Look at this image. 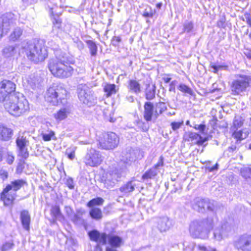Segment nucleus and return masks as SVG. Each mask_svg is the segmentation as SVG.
I'll return each mask as SVG.
<instances>
[{"mask_svg": "<svg viewBox=\"0 0 251 251\" xmlns=\"http://www.w3.org/2000/svg\"><path fill=\"white\" fill-rule=\"evenodd\" d=\"M12 135V131L10 128L0 126V140H8Z\"/></svg>", "mask_w": 251, "mask_h": 251, "instance_id": "nucleus-25", "label": "nucleus"}, {"mask_svg": "<svg viewBox=\"0 0 251 251\" xmlns=\"http://www.w3.org/2000/svg\"><path fill=\"white\" fill-rule=\"evenodd\" d=\"M134 186L135 185L132 184L131 181H129L121 186L120 188V190L124 193H129L134 190Z\"/></svg>", "mask_w": 251, "mask_h": 251, "instance_id": "nucleus-35", "label": "nucleus"}, {"mask_svg": "<svg viewBox=\"0 0 251 251\" xmlns=\"http://www.w3.org/2000/svg\"><path fill=\"white\" fill-rule=\"evenodd\" d=\"M215 202L208 199L196 198L193 205L194 209L199 212H204L206 210L213 211L215 209Z\"/></svg>", "mask_w": 251, "mask_h": 251, "instance_id": "nucleus-10", "label": "nucleus"}, {"mask_svg": "<svg viewBox=\"0 0 251 251\" xmlns=\"http://www.w3.org/2000/svg\"><path fill=\"white\" fill-rule=\"evenodd\" d=\"M104 200L102 198L98 197L97 198L93 199L90 201L87 205L89 207H92L96 205H101L103 204Z\"/></svg>", "mask_w": 251, "mask_h": 251, "instance_id": "nucleus-38", "label": "nucleus"}, {"mask_svg": "<svg viewBox=\"0 0 251 251\" xmlns=\"http://www.w3.org/2000/svg\"><path fill=\"white\" fill-rule=\"evenodd\" d=\"M19 149V155L21 156L23 158L26 159L29 156V153L27 151V149L26 147L25 148H21Z\"/></svg>", "mask_w": 251, "mask_h": 251, "instance_id": "nucleus-50", "label": "nucleus"}, {"mask_svg": "<svg viewBox=\"0 0 251 251\" xmlns=\"http://www.w3.org/2000/svg\"><path fill=\"white\" fill-rule=\"evenodd\" d=\"M183 138L186 141L198 145H202L207 141L206 138H203L199 134L191 132H185L183 135Z\"/></svg>", "mask_w": 251, "mask_h": 251, "instance_id": "nucleus-16", "label": "nucleus"}, {"mask_svg": "<svg viewBox=\"0 0 251 251\" xmlns=\"http://www.w3.org/2000/svg\"><path fill=\"white\" fill-rule=\"evenodd\" d=\"M26 182L23 179H17L12 181L3 189L0 194V199L4 205H9L15 199L16 191L20 189Z\"/></svg>", "mask_w": 251, "mask_h": 251, "instance_id": "nucleus-5", "label": "nucleus"}, {"mask_svg": "<svg viewBox=\"0 0 251 251\" xmlns=\"http://www.w3.org/2000/svg\"><path fill=\"white\" fill-rule=\"evenodd\" d=\"M127 87L129 91L132 93L138 94L141 91V85L139 81L136 80H129Z\"/></svg>", "mask_w": 251, "mask_h": 251, "instance_id": "nucleus-23", "label": "nucleus"}, {"mask_svg": "<svg viewBox=\"0 0 251 251\" xmlns=\"http://www.w3.org/2000/svg\"><path fill=\"white\" fill-rule=\"evenodd\" d=\"M139 154V151L137 149H134L131 147H128L124 152V156L123 160L125 162H132L135 161Z\"/></svg>", "mask_w": 251, "mask_h": 251, "instance_id": "nucleus-18", "label": "nucleus"}, {"mask_svg": "<svg viewBox=\"0 0 251 251\" xmlns=\"http://www.w3.org/2000/svg\"><path fill=\"white\" fill-rule=\"evenodd\" d=\"M21 219L23 227L27 230H29L30 218L27 211L23 210L21 212Z\"/></svg>", "mask_w": 251, "mask_h": 251, "instance_id": "nucleus-26", "label": "nucleus"}, {"mask_svg": "<svg viewBox=\"0 0 251 251\" xmlns=\"http://www.w3.org/2000/svg\"><path fill=\"white\" fill-rule=\"evenodd\" d=\"M14 160V157L10 154H7V157L6 158V161L9 164H11L13 162Z\"/></svg>", "mask_w": 251, "mask_h": 251, "instance_id": "nucleus-59", "label": "nucleus"}, {"mask_svg": "<svg viewBox=\"0 0 251 251\" xmlns=\"http://www.w3.org/2000/svg\"><path fill=\"white\" fill-rule=\"evenodd\" d=\"M171 225V221L167 217L161 218L158 221L157 227L161 232H165L169 230Z\"/></svg>", "mask_w": 251, "mask_h": 251, "instance_id": "nucleus-21", "label": "nucleus"}, {"mask_svg": "<svg viewBox=\"0 0 251 251\" xmlns=\"http://www.w3.org/2000/svg\"><path fill=\"white\" fill-rule=\"evenodd\" d=\"M65 210L68 216L71 219L74 214V212L72 208L70 206H66L65 207Z\"/></svg>", "mask_w": 251, "mask_h": 251, "instance_id": "nucleus-54", "label": "nucleus"}, {"mask_svg": "<svg viewBox=\"0 0 251 251\" xmlns=\"http://www.w3.org/2000/svg\"><path fill=\"white\" fill-rule=\"evenodd\" d=\"M184 251H193L195 244L194 242H185L183 243Z\"/></svg>", "mask_w": 251, "mask_h": 251, "instance_id": "nucleus-46", "label": "nucleus"}, {"mask_svg": "<svg viewBox=\"0 0 251 251\" xmlns=\"http://www.w3.org/2000/svg\"><path fill=\"white\" fill-rule=\"evenodd\" d=\"M107 241L110 246L106 248V251H118L117 249L120 248L125 243L122 237L112 234H107Z\"/></svg>", "mask_w": 251, "mask_h": 251, "instance_id": "nucleus-15", "label": "nucleus"}, {"mask_svg": "<svg viewBox=\"0 0 251 251\" xmlns=\"http://www.w3.org/2000/svg\"><path fill=\"white\" fill-rule=\"evenodd\" d=\"M90 239L92 241L105 245L107 243V234L105 233H100L97 230H93L88 233Z\"/></svg>", "mask_w": 251, "mask_h": 251, "instance_id": "nucleus-17", "label": "nucleus"}, {"mask_svg": "<svg viewBox=\"0 0 251 251\" xmlns=\"http://www.w3.org/2000/svg\"><path fill=\"white\" fill-rule=\"evenodd\" d=\"M143 15L145 17H152L153 13L151 8H149V10L146 9L143 12Z\"/></svg>", "mask_w": 251, "mask_h": 251, "instance_id": "nucleus-56", "label": "nucleus"}, {"mask_svg": "<svg viewBox=\"0 0 251 251\" xmlns=\"http://www.w3.org/2000/svg\"><path fill=\"white\" fill-rule=\"evenodd\" d=\"M0 175L3 180L6 179L8 177V173L4 170L0 171Z\"/></svg>", "mask_w": 251, "mask_h": 251, "instance_id": "nucleus-61", "label": "nucleus"}, {"mask_svg": "<svg viewBox=\"0 0 251 251\" xmlns=\"http://www.w3.org/2000/svg\"><path fill=\"white\" fill-rule=\"evenodd\" d=\"M243 125L241 118L240 117L235 118L233 121V125L235 127L238 128L241 127Z\"/></svg>", "mask_w": 251, "mask_h": 251, "instance_id": "nucleus-52", "label": "nucleus"}, {"mask_svg": "<svg viewBox=\"0 0 251 251\" xmlns=\"http://www.w3.org/2000/svg\"><path fill=\"white\" fill-rule=\"evenodd\" d=\"M249 130L247 129L236 130L233 134L234 138L238 140H243L246 138L249 135Z\"/></svg>", "mask_w": 251, "mask_h": 251, "instance_id": "nucleus-29", "label": "nucleus"}, {"mask_svg": "<svg viewBox=\"0 0 251 251\" xmlns=\"http://www.w3.org/2000/svg\"><path fill=\"white\" fill-rule=\"evenodd\" d=\"M104 92L106 97H109L116 93L117 89L115 84H106L104 86Z\"/></svg>", "mask_w": 251, "mask_h": 251, "instance_id": "nucleus-28", "label": "nucleus"}, {"mask_svg": "<svg viewBox=\"0 0 251 251\" xmlns=\"http://www.w3.org/2000/svg\"><path fill=\"white\" fill-rule=\"evenodd\" d=\"M183 121L181 122H173L171 123V125L173 130L176 131L180 127L183 125Z\"/></svg>", "mask_w": 251, "mask_h": 251, "instance_id": "nucleus-53", "label": "nucleus"}, {"mask_svg": "<svg viewBox=\"0 0 251 251\" xmlns=\"http://www.w3.org/2000/svg\"><path fill=\"white\" fill-rule=\"evenodd\" d=\"M178 89L181 92L187 93L189 95H192L193 94V92L192 90L188 86L184 84H180Z\"/></svg>", "mask_w": 251, "mask_h": 251, "instance_id": "nucleus-42", "label": "nucleus"}, {"mask_svg": "<svg viewBox=\"0 0 251 251\" xmlns=\"http://www.w3.org/2000/svg\"><path fill=\"white\" fill-rule=\"evenodd\" d=\"M244 54L248 59H251V50L246 49L244 51Z\"/></svg>", "mask_w": 251, "mask_h": 251, "instance_id": "nucleus-63", "label": "nucleus"}, {"mask_svg": "<svg viewBox=\"0 0 251 251\" xmlns=\"http://www.w3.org/2000/svg\"><path fill=\"white\" fill-rule=\"evenodd\" d=\"M54 132L53 131H50V133L46 134H42L43 139L45 141H49L51 140V137L54 135Z\"/></svg>", "mask_w": 251, "mask_h": 251, "instance_id": "nucleus-51", "label": "nucleus"}, {"mask_svg": "<svg viewBox=\"0 0 251 251\" xmlns=\"http://www.w3.org/2000/svg\"><path fill=\"white\" fill-rule=\"evenodd\" d=\"M69 113V110L67 108H63L54 114V118L58 121H61L67 117Z\"/></svg>", "mask_w": 251, "mask_h": 251, "instance_id": "nucleus-31", "label": "nucleus"}, {"mask_svg": "<svg viewBox=\"0 0 251 251\" xmlns=\"http://www.w3.org/2000/svg\"><path fill=\"white\" fill-rule=\"evenodd\" d=\"M55 89L54 87H50L48 90L46 100L53 105H58L59 101L57 99V94H56Z\"/></svg>", "mask_w": 251, "mask_h": 251, "instance_id": "nucleus-19", "label": "nucleus"}, {"mask_svg": "<svg viewBox=\"0 0 251 251\" xmlns=\"http://www.w3.org/2000/svg\"><path fill=\"white\" fill-rule=\"evenodd\" d=\"M56 94H57V99L59 100L65 99L66 97L67 91L61 86H57L55 88Z\"/></svg>", "mask_w": 251, "mask_h": 251, "instance_id": "nucleus-34", "label": "nucleus"}, {"mask_svg": "<svg viewBox=\"0 0 251 251\" xmlns=\"http://www.w3.org/2000/svg\"><path fill=\"white\" fill-rule=\"evenodd\" d=\"M66 184L70 189H73L74 188V181L72 178H68L66 179Z\"/></svg>", "mask_w": 251, "mask_h": 251, "instance_id": "nucleus-58", "label": "nucleus"}, {"mask_svg": "<svg viewBox=\"0 0 251 251\" xmlns=\"http://www.w3.org/2000/svg\"><path fill=\"white\" fill-rule=\"evenodd\" d=\"M210 67L213 69V72L214 73H217L219 70L224 69L226 70L227 68V66L223 65H216L213 63H211Z\"/></svg>", "mask_w": 251, "mask_h": 251, "instance_id": "nucleus-48", "label": "nucleus"}, {"mask_svg": "<svg viewBox=\"0 0 251 251\" xmlns=\"http://www.w3.org/2000/svg\"><path fill=\"white\" fill-rule=\"evenodd\" d=\"M198 248L201 251H209L210 247L208 248L202 245H199Z\"/></svg>", "mask_w": 251, "mask_h": 251, "instance_id": "nucleus-62", "label": "nucleus"}, {"mask_svg": "<svg viewBox=\"0 0 251 251\" xmlns=\"http://www.w3.org/2000/svg\"><path fill=\"white\" fill-rule=\"evenodd\" d=\"M124 173L123 169L116 166L110 167L105 173L104 184L107 188L113 187L119 180Z\"/></svg>", "mask_w": 251, "mask_h": 251, "instance_id": "nucleus-7", "label": "nucleus"}, {"mask_svg": "<svg viewBox=\"0 0 251 251\" xmlns=\"http://www.w3.org/2000/svg\"><path fill=\"white\" fill-rule=\"evenodd\" d=\"M241 175L246 179L251 177V168H245L241 170Z\"/></svg>", "mask_w": 251, "mask_h": 251, "instance_id": "nucleus-43", "label": "nucleus"}, {"mask_svg": "<svg viewBox=\"0 0 251 251\" xmlns=\"http://www.w3.org/2000/svg\"><path fill=\"white\" fill-rule=\"evenodd\" d=\"M222 230L220 228H217L214 231V238L218 241H221L226 238V234L222 233Z\"/></svg>", "mask_w": 251, "mask_h": 251, "instance_id": "nucleus-36", "label": "nucleus"}, {"mask_svg": "<svg viewBox=\"0 0 251 251\" xmlns=\"http://www.w3.org/2000/svg\"><path fill=\"white\" fill-rule=\"evenodd\" d=\"M249 86V78L246 75L241 76L232 82L230 87L231 94L233 95L242 96L246 92Z\"/></svg>", "mask_w": 251, "mask_h": 251, "instance_id": "nucleus-9", "label": "nucleus"}, {"mask_svg": "<svg viewBox=\"0 0 251 251\" xmlns=\"http://www.w3.org/2000/svg\"><path fill=\"white\" fill-rule=\"evenodd\" d=\"M18 49V46L17 45H8L3 49L2 52L5 57H11L17 53Z\"/></svg>", "mask_w": 251, "mask_h": 251, "instance_id": "nucleus-24", "label": "nucleus"}, {"mask_svg": "<svg viewBox=\"0 0 251 251\" xmlns=\"http://www.w3.org/2000/svg\"><path fill=\"white\" fill-rule=\"evenodd\" d=\"M16 85L11 81L4 80L0 82V101L3 102L9 99L15 90Z\"/></svg>", "mask_w": 251, "mask_h": 251, "instance_id": "nucleus-11", "label": "nucleus"}, {"mask_svg": "<svg viewBox=\"0 0 251 251\" xmlns=\"http://www.w3.org/2000/svg\"><path fill=\"white\" fill-rule=\"evenodd\" d=\"M85 213L84 209H78L76 210V213L74 214L71 220L76 224H83L84 223V220L83 219L82 216Z\"/></svg>", "mask_w": 251, "mask_h": 251, "instance_id": "nucleus-22", "label": "nucleus"}, {"mask_svg": "<svg viewBox=\"0 0 251 251\" xmlns=\"http://www.w3.org/2000/svg\"><path fill=\"white\" fill-rule=\"evenodd\" d=\"M14 245V243L12 241L6 242L2 245L1 250L2 251H7L12 249Z\"/></svg>", "mask_w": 251, "mask_h": 251, "instance_id": "nucleus-49", "label": "nucleus"}, {"mask_svg": "<svg viewBox=\"0 0 251 251\" xmlns=\"http://www.w3.org/2000/svg\"><path fill=\"white\" fill-rule=\"evenodd\" d=\"M51 213L55 219L59 220L63 219V216L61 213L59 206H55L53 207L51 209Z\"/></svg>", "mask_w": 251, "mask_h": 251, "instance_id": "nucleus-39", "label": "nucleus"}, {"mask_svg": "<svg viewBox=\"0 0 251 251\" xmlns=\"http://www.w3.org/2000/svg\"><path fill=\"white\" fill-rule=\"evenodd\" d=\"M16 144L19 148L26 147L29 144V141L26 137L19 135L16 139Z\"/></svg>", "mask_w": 251, "mask_h": 251, "instance_id": "nucleus-33", "label": "nucleus"}, {"mask_svg": "<svg viewBox=\"0 0 251 251\" xmlns=\"http://www.w3.org/2000/svg\"><path fill=\"white\" fill-rule=\"evenodd\" d=\"M90 215L93 219L96 220H100L102 217L101 210L96 207L93 208L91 209L90 211Z\"/></svg>", "mask_w": 251, "mask_h": 251, "instance_id": "nucleus-32", "label": "nucleus"}, {"mask_svg": "<svg viewBox=\"0 0 251 251\" xmlns=\"http://www.w3.org/2000/svg\"><path fill=\"white\" fill-rule=\"evenodd\" d=\"M167 110V106L165 103L163 102H159L155 105V111L154 112V116L156 119L158 116L161 114L163 112Z\"/></svg>", "mask_w": 251, "mask_h": 251, "instance_id": "nucleus-27", "label": "nucleus"}, {"mask_svg": "<svg viewBox=\"0 0 251 251\" xmlns=\"http://www.w3.org/2000/svg\"><path fill=\"white\" fill-rule=\"evenodd\" d=\"M55 58L51 59L48 67L51 74L59 78H67L72 75L74 69L64 53L59 50L55 52Z\"/></svg>", "mask_w": 251, "mask_h": 251, "instance_id": "nucleus-1", "label": "nucleus"}, {"mask_svg": "<svg viewBox=\"0 0 251 251\" xmlns=\"http://www.w3.org/2000/svg\"><path fill=\"white\" fill-rule=\"evenodd\" d=\"M22 49L27 58L35 63L43 61L48 56L47 50L43 41L23 43Z\"/></svg>", "mask_w": 251, "mask_h": 251, "instance_id": "nucleus-2", "label": "nucleus"}, {"mask_svg": "<svg viewBox=\"0 0 251 251\" xmlns=\"http://www.w3.org/2000/svg\"><path fill=\"white\" fill-rule=\"evenodd\" d=\"M144 117L149 122L151 121L152 117L154 118L153 112V105L151 102H145L144 106Z\"/></svg>", "mask_w": 251, "mask_h": 251, "instance_id": "nucleus-20", "label": "nucleus"}, {"mask_svg": "<svg viewBox=\"0 0 251 251\" xmlns=\"http://www.w3.org/2000/svg\"><path fill=\"white\" fill-rule=\"evenodd\" d=\"M155 90L154 86H148L146 92V99L148 100L153 99L155 97Z\"/></svg>", "mask_w": 251, "mask_h": 251, "instance_id": "nucleus-41", "label": "nucleus"}, {"mask_svg": "<svg viewBox=\"0 0 251 251\" xmlns=\"http://www.w3.org/2000/svg\"><path fill=\"white\" fill-rule=\"evenodd\" d=\"M121 41V38L120 36H114L112 39V44L115 46H118Z\"/></svg>", "mask_w": 251, "mask_h": 251, "instance_id": "nucleus-55", "label": "nucleus"}, {"mask_svg": "<svg viewBox=\"0 0 251 251\" xmlns=\"http://www.w3.org/2000/svg\"><path fill=\"white\" fill-rule=\"evenodd\" d=\"M103 160V157L99 151L91 149L88 151L84 158L87 165L96 167L99 165Z\"/></svg>", "mask_w": 251, "mask_h": 251, "instance_id": "nucleus-13", "label": "nucleus"}, {"mask_svg": "<svg viewBox=\"0 0 251 251\" xmlns=\"http://www.w3.org/2000/svg\"><path fill=\"white\" fill-rule=\"evenodd\" d=\"M157 174V172L155 168H151L150 170L147 171L143 176V179H152L155 177Z\"/></svg>", "mask_w": 251, "mask_h": 251, "instance_id": "nucleus-37", "label": "nucleus"}, {"mask_svg": "<svg viewBox=\"0 0 251 251\" xmlns=\"http://www.w3.org/2000/svg\"><path fill=\"white\" fill-rule=\"evenodd\" d=\"M222 230V233L226 234V238L232 232V227L228 225H224L220 227Z\"/></svg>", "mask_w": 251, "mask_h": 251, "instance_id": "nucleus-45", "label": "nucleus"}, {"mask_svg": "<svg viewBox=\"0 0 251 251\" xmlns=\"http://www.w3.org/2000/svg\"><path fill=\"white\" fill-rule=\"evenodd\" d=\"M163 165V158L162 156H160V159L158 163L155 165L153 168H155L156 170L159 167L162 166Z\"/></svg>", "mask_w": 251, "mask_h": 251, "instance_id": "nucleus-60", "label": "nucleus"}, {"mask_svg": "<svg viewBox=\"0 0 251 251\" xmlns=\"http://www.w3.org/2000/svg\"><path fill=\"white\" fill-rule=\"evenodd\" d=\"M4 106L9 113L15 116H20L29 109L27 100L23 97L10 95L4 101Z\"/></svg>", "mask_w": 251, "mask_h": 251, "instance_id": "nucleus-3", "label": "nucleus"}, {"mask_svg": "<svg viewBox=\"0 0 251 251\" xmlns=\"http://www.w3.org/2000/svg\"><path fill=\"white\" fill-rule=\"evenodd\" d=\"M78 97L81 102L91 106L97 103V98L94 92L86 85H80L78 89Z\"/></svg>", "mask_w": 251, "mask_h": 251, "instance_id": "nucleus-8", "label": "nucleus"}, {"mask_svg": "<svg viewBox=\"0 0 251 251\" xmlns=\"http://www.w3.org/2000/svg\"><path fill=\"white\" fill-rule=\"evenodd\" d=\"M23 32V29L21 27L15 28L9 36V39L12 41H15L21 37Z\"/></svg>", "mask_w": 251, "mask_h": 251, "instance_id": "nucleus-30", "label": "nucleus"}, {"mask_svg": "<svg viewBox=\"0 0 251 251\" xmlns=\"http://www.w3.org/2000/svg\"><path fill=\"white\" fill-rule=\"evenodd\" d=\"M194 25L192 22H185L183 25V32L189 33L192 31Z\"/></svg>", "mask_w": 251, "mask_h": 251, "instance_id": "nucleus-44", "label": "nucleus"}, {"mask_svg": "<svg viewBox=\"0 0 251 251\" xmlns=\"http://www.w3.org/2000/svg\"><path fill=\"white\" fill-rule=\"evenodd\" d=\"M194 127L196 129H198L199 130L201 133H204V131L205 129V126L204 125H203V124H201V125H196Z\"/></svg>", "mask_w": 251, "mask_h": 251, "instance_id": "nucleus-57", "label": "nucleus"}, {"mask_svg": "<svg viewBox=\"0 0 251 251\" xmlns=\"http://www.w3.org/2000/svg\"><path fill=\"white\" fill-rule=\"evenodd\" d=\"M234 247L239 251H251V235L240 236L233 242Z\"/></svg>", "mask_w": 251, "mask_h": 251, "instance_id": "nucleus-12", "label": "nucleus"}, {"mask_svg": "<svg viewBox=\"0 0 251 251\" xmlns=\"http://www.w3.org/2000/svg\"><path fill=\"white\" fill-rule=\"evenodd\" d=\"M119 143V137L114 132H110L104 133L99 140L98 146L99 148L103 150H113L116 147Z\"/></svg>", "mask_w": 251, "mask_h": 251, "instance_id": "nucleus-6", "label": "nucleus"}, {"mask_svg": "<svg viewBox=\"0 0 251 251\" xmlns=\"http://www.w3.org/2000/svg\"><path fill=\"white\" fill-rule=\"evenodd\" d=\"M246 22L251 26V16L250 15H247L246 16Z\"/></svg>", "mask_w": 251, "mask_h": 251, "instance_id": "nucleus-64", "label": "nucleus"}, {"mask_svg": "<svg viewBox=\"0 0 251 251\" xmlns=\"http://www.w3.org/2000/svg\"><path fill=\"white\" fill-rule=\"evenodd\" d=\"M213 227V221L212 219L194 220L190 225L189 232L194 238H205Z\"/></svg>", "mask_w": 251, "mask_h": 251, "instance_id": "nucleus-4", "label": "nucleus"}, {"mask_svg": "<svg viewBox=\"0 0 251 251\" xmlns=\"http://www.w3.org/2000/svg\"><path fill=\"white\" fill-rule=\"evenodd\" d=\"M86 43L90 49L91 55L96 56L97 53V46L95 43L92 40H88Z\"/></svg>", "mask_w": 251, "mask_h": 251, "instance_id": "nucleus-40", "label": "nucleus"}, {"mask_svg": "<svg viewBox=\"0 0 251 251\" xmlns=\"http://www.w3.org/2000/svg\"><path fill=\"white\" fill-rule=\"evenodd\" d=\"M53 26L52 27V30H59L61 28V21L59 19H54L53 21Z\"/></svg>", "mask_w": 251, "mask_h": 251, "instance_id": "nucleus-47", "label": "nucleus"}, {"mask_svg": "<svg viewBox=\"0 0 251 251\" xmlns=\"http://www.w3.org/2000/svg\"><path fill=\"white\" fill-rule=\"evenodd\" d=\"M11 13H6L0 18V38L3 33H7L10 27L15 24L16 19Z\"/></svg>", "mask_w": 251, "mask_h": 251, "instance_id": "nucleus-14", "label": "nucleus"}]
</instances>
